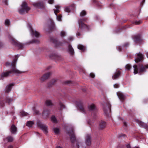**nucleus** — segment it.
<instances>
[{"label": "nucleus", "instance_id": "obj_1", "mask_svg": "<svg viewBox=\"0 0 148 148\" xmlns=\"http://www.w3.org/2000/svg\"><path fill=\"white\" fill-rule=\"evenodd\" d=\"M16 60L15 59L12 62V63L11 64L12 65L11 70L3 72L0 76L1 79H3L4 77H8L9 76L10 74L12 73H14L15 74H21L24 73L23 72L20 71L16 68Z\"/></svg>", "mask_w": 148, "mask_h": 148}, {"label": "nucleus", "instance_id": "obj_2", "mask_svg": "<svg viewBox=\"0 0 148 148\" xmlns=\"http://www.w3.org/2000/svg\"><path fill=\"white\" fill-rule=\"evenodd\" d=\"M133 67L134 69V73L136 74L138 73L140 75L144 74L148 69V64H142L134 65Z\"/></svg>", "mask_w": 148, "mask_h": 148}, {"label": "nucleus", "instance_id": "obj_3", "mask_svg": "<svg viewBox=\"0 0 148 148\" xmlns=\"http://www.w3.org/2000/svg\"><path fill=\"white\" fill-rule=\"evenodd\" d=\"M21 8L18 9V11L21 14L23 15L27 13L30 9L26 2H23L21 5Z\"/></svg>", "mask_w": 148, "mask_h": 148}, {"label": "nucleus", "instance_id": "obj_4", "mask_svg": "<svg viewBox=\"0 0 148 148\" xmlns=\"http://www.w3.org/2000/svg\"><path fill=\"white\" fill-rule=\"evenodd\" d=\"M13 99L12 98H10L8 96H7L5 98H0V106L4 107L5 106V103H8L9 104H10L13 101Z\"/></svg>", "mask_w": 148, "mask_h": 148}, {"label": "nucleus", "instance_id": "obj_5", "mask_svg": "<svg viewBox=\"0 0 148 148\" xmlns=\"http://www.w3.org/2000/svg\"><path fill=\"white\" fill-rule=\"evenodd\" d=\"M8 37L11 41V43L18 47L19 49H22L23 48L24 45L23 44L16 41L9 34Z\"/></svg>", "mask_w": 148, "mask_h": 148}, {"label": "nucleus", "instance_id": "obj_6", "mask_svg": "<svg viewBox=\"0 0 148 148\" xmlns=\"http://www.w3.org/2000/svg\"><path fill=\"white\" fill-rule=\"evenodd\" d=\"M79 28L82 31H88L90 29V27L82 22L81 20H78Z\"/></svg>", "mask_w": 148, "mask_h": 148}, {"label": "nucleus", "instance_id": "obj_7", "mask_svg": "<svg viewBox=\"0 0 148 148\" xmlns=\"http://www.w3.org/2000/svg\"><path fill=\"white\" fill-rule=\"evenodd\" d=\"M37 125L38 127L42 130L45 134H47V126L46 125L42 123L39 121H38L37 122Z\"/></svg>", "mask_w": 148, "mask_h": 148}, {"label": "nucleus", "instance_id": "obj_8", "mask_svg": "<svg viewBox=\"0 0 148 148\" xmlns=\"http://www.w3.org/2000/svg\"><path fill=\"white\" fill-rule=\"evenodd\" d=\"M133 39L136 44H140L142 43L143 42L141 35L140 34L134 36L133 37Z\"/></svg>", "mask_w": 148, "mask_h": 148}, {"label": "nucleus", "instance_id": "obj_9", "mask_svg": "<svg viewBox=\"0 0 148 148\" xmlns=\"http://www.w3.org/2000/svg\"><path fill=\"white\" fill-rule=\"evenodd\" d=\"M106 106L104 107L103 111L105 115L106 116H109V114L111 112V105L109 102L106 103Z\"/></svg>", "mask_w": 148, "mask_h": 148}, {"label": "nucleus", "instance_id": "obj_10", "mask_svg": "<svg viewBox=\"0 0 148 148\" xmlns=\"http://www.w3.org/2000/svg\"><path fill=\"white\" fill-rule=\"evenodd\" d=\"M144 55L140 52L137 53L135 55L134 60L136 63L142 62L144 59Z\"/></svg>", "mask_w": 148, "mask_h": 148}, {"label": "nucleus", "instance_id": "obj_11", "mask_svg": "<svg viewBox=\"0 0 148 148\" xmlns=\"http://www.w3.org/2000/svg\"><path fill=\"white\" fill-rule=\"evenodd\" d=\"M88 110L92 112V115H93V117L95 116L97 112V109L95 105L93 104L89 105L88 106Z\"/></svg>", "mask_w": 148, "mask_h": 148}, {"label": "nucleus", "instance_id": "obj_12", "mask_svg": "<svg viewBox=\"0 0 148 148\" xmlns=\"http://www.w3.org/2000/svg\"><path fill=\"white\" fill-rule=\"evenodd\" d=\"M76 104L79 110L81 112L84 113H86L85 107L84 106L82 102L80 101L77 102Z\"/></svg>", "mask_w": 148, "mask_h": 148}, {"label": "nucleus", "instance_id": "obj_13", "mask_svg": "<svg viewBox=\"0 0 148 148\" xmlns=\"http://www.w3.org/2000/svg\"><path fill=\"white\" fill-rule=\"evenodd\" d=\"M55 8L54 9V11L55 14L57 16V19L59 21H60L61 19L62 16L61 15L58 16L57 13L60 12V7L58 5H56L55 6Z\"/></svg>", "mask_w": 148, "mask_h": 148}, {"label": "nucleus", "instance_id": "obj_14", "mask_svg": "<svg viewBox=\"0 0 148 148\" xmlns=\"http://www.w3.org/2000/svg\"><path fill=\"white\" fill-rule=\"evenodd\" d=\"M14 137L12 135H8L4 138L3 139V142L4 143H11L13 142L14 140Z\"/></svg>", "mask_w": 148, "mask_h": 148}, {"label": "nucleus", "instance_id": "obj_15", "mask_svg": "<svg viewBox=\"0 0 148 148\" xmlns=\"http://www.w3.org/2000/svg\"><path fill=\"white\" fill-rule=\"evenodd\" d=\"M122 72L119 69H117L114 73L113 75L112 79L115 80L118 79L121 75Z\"/></svg>", "mask_w": 148, "mask_h": 148}, {"label": "nucleus", "instance_id": "obj_16", "mask_svg": "<svg viewBox=\"0 0 148 148\" xmlns=\"http://www.w3.org/2000/svg\"><path fill=\"white\" fill-rule=\"evenodd\" d=\"M50 40L51 42L55 44L56 47L62 45L63 43L61 42H58V40L53 37L50 38Z\"/></svg>", "mask_w": 148, "mask_h": 148}, {"label": "nucleus", "instance_id": "obj_17", "mask_svg": "<svg viewBox=\"0 0 148 148\" xmlns=\"http://www.w3.org/2000/svg\"><path fill=\"white\" fill-rule=\"evenodd\" d=\"M10 131L11 134H16L17 132V127L14 124H12L10 127Z\"/></svg>", "mask_w": 148, "mask_h": 148}, {"label": "nucleus", "instance_id": "obj_18", "mask_svg": "<svg viewBox=\"0 0 148 148\" xmlns=\"http://www.w3.org/2000/svg\"><path fill=\"white\" fill-rule=\"evenodd\" d=\"M28 27L30 29L31 34L32 36H34L36 38H38L39 37V33L36 31L34 30L32 28L31 26L28 25Z\"/></svg>", "mask_w": 148, "mask_h": 148}, {"label": "nucleus", "instance_id": "obj_19", "mask_svg": "<svg viewBox=\"0 0 148 148\" xmlns=\"http://www.w3.org/2000/svg\"><path fill=\"white\" fill-rule=\"evenodd\" d=\"M67 133L69 134H71L70 137V139L73 146H74V142L76 140V138L75 136L73 134V131L72 130L71 132H68Z\"/></svg>", "mask_w": 148, "mask_h": 148}, {"label": "nucleus", "instance_id": "obj_20", "mask_svg": "<svg viewBox=\"0 0 148 148\" xmlns=\"http://www.w3.org/2000/svg\"><path fill=\"white\" fill-rule=\"evenodd\" d=\"M34 7L39 9H43L44 8V6L43 3L42 2H39L33 3Z\"/></svg>", "mask_w": 148, "mask_h": 148}, {"label": "nucleus", "instance_id": "obj_21", "mask_svg": "<svg viewBox=\"0 0 148 148\" xmlns=\"http://www.w3.org/2000/svg\"><path fill=\"white\" fill-rule=\"evenodd\" d=\"M51 73L50 72H48L44 74L40 78L41 81H44L49 78Z\"/></svg>", "mask_w": 148, "mask_h": 148}, {"label": "nucleus", "instance_id": "obj_22", "mask_svg": "<svg viewBox=\"0 0 148 148\" xmlns=\"http://www.w3.org/2000/svg\"><path fill=\"white\" fill-rule=\"evenodd\" d=\"M50 114L49 110L48 109H44L42 112V115L44 118L48 117Z\"/></svg>", "mask_w": 148, "mask_h": 148}, {"label": "nucleus", "instance_id": "obj_23", "mask_svg": "<svg viewBox=\"0 0 148 148\" xmlns=\"http://www.w3.org/2000/svg\"><path fill=\"white\" fill-rule=\"evenodd\" d=\"M106 125V122L103 121H101L99 123V128L100 130L103 129L105 127Z\"/></svg>", "mask_w": 148, "mask_h": 148}, {"label": "nucleus", "instance_id": "obj_24", "mask_svg": "<svg viewBox=\"0 0 148 148\" xmlns=\"http://www.w3.org/2000/svg\"><path fill=\"white\" fill-rule=\"evenodd\" d=\"M86 144L88 146H90L91 145V137L90 135L89 134L86 135Z\"/></svg>", "mask_w": 148, "mask_h": 148}, {"label": "nucleus", "instance_id": "obj_25", "mask_svg": "<svg viewBox=\"0 0 148 148\" xmlns=\"http://www.w3.org/2000/svg\"><path fill=\"white\" fill-rule=\"evenodd\" d=\"M117 95L120 100L122 101H123L125 99V96L123 95V94L121 92H118L117 93Z\"/></svg>", "mask_w": 148, "mask_h": 148}, {"label": "nucleus", "instance_id": "obj_26", "mask_svg": "<svg viewBox=\"0 0 148 148\" xmlns=\"http://www.w3.org/2000/svg\"><path fill=\"white\" fill-rule=\"evenodd\" d=\"M136 122L140 126L145 129H147L148 128L147 125L145 123H144L138 120L136 121Z\"/></svg>", "mask_w": 148, "mask_h": 148}, {"label": "nucleus", "instance_id": "obj_27", "mask_svg": "<svg viewBox=\"0 0 148 148\" xmlns=\"http://www.w3.org/2000/svg\"><path fill=\"white\" fill-rule=\"evenodd\" d=\"M14 86V84L12 83L10 84L9 85H8L5 88V92L9 93L11 90L12 87Z\"/></svg>", "mask_w": 148, "mask_h": 148}, {"label": "nucleus", "instance_id": "obj_28", "mask_svg": "<svg viewBox=\"0 0 148 148\" xmlns=\"http://www.w3.org/2000/svg\"><path fill=\"white\" fill-rule=\"evenodd\" d=\"M68 47V51L69 53L71 55H73L74 52V49L72 47V46L70 44H69Z\"/></svg>", "mask_w": 148, "mask_h": 148}, {"label": "nucleus", "instance_id": "obj_29", "mask_svg": "<svg viewBox=\"0 0 148 148\" xmlns=\"http://www.w3.org/2000/svg\"><path fill=\"white\" fill-rule=\"evenodd\" d=\"M74 7V5L73 4L71 6L66 7L64 8V11L65 12L69 13L71 12L72 9H73Z\"/></svg>", "mask_w": 148, "mask_h": 148}, {"label": "nucleus", "instance_id": "obj_30", "mask_svg": "<svg viewBox=\"0 0 148 148\" xmlns=\"http://www.w3.org/2000/svg\"><path fill=\"white\" fill-rule=\"evenodd\" d=\"M76 146L77 148H85V146H83L82 143L76 142Z\"/></svg>", "mask_w": 148, "mask_h": 148}, {"label": "nucleus", "instance_id": "obj_31", "mask_svg": "<svg viewBox=\"0 0 148 148\" xmlns=\"http://www.w3.org/2000/svg\"><path fill=\"white\" fill-rule=\"evenodd\" d=\"M77 48L78 49L81 50L83 52L86 49V48L85 47L82 45H77Z\"/></svg>", "mask_w": 148, "mask_h": 148}, {"label": "nucleus", "instance_id": "obj_32", "mask_svg": "<svg viewBox=\"0 0 148 148\" xmlns=\"http://www.w3.org/2000/svg\"><path fill=\"white\" fill-rule=\"evenodd\" d=\"M92 3L95 5L97 6L101 7L102 6V4L99 2H98L97 0H92Z\"/></svg>", "mask_w": 148, "mask_h": 148}, {"label": "nucleus", "instance_id": "obj_33", "mask_svg": "<svg viewBox=\"0 0 148 148\" xmlns=\"http://www.w3.org/2000/svg\"><path fill=\"white\" fill-rule=\"evenodd\" d=\"M142 23V21L141 20L138 21H132V23L133 24L135 25H138L141 24Z\"/></svg>", "mask_w": 148, "mask_h": 148}, {"label": "nucleus", "instance_id": "obj_34", "mask_svg": "<svg viewBox=\"0 0 148 148\" xmlns=\"http://www.w3.org/2000/svg\"><path fill=\"white\" fill-rule=\"evenodd\" d=\"M49 27L51 29H54L55 28L54 23L51 20V25H49Z\"/></svg>", "mask_w": 148, "mask_h": 148}, {"label": "nucleus", "instance_id": "obj_35", "mask_svg": "<svg viewBox=\"0 0 148 148\" xmlns=\"http://www.w3.org/2000/svg\"><path fill=\"white\" fill-rule=\"evenodd\" d=\"M34 122L32 121H28L27 122L26 125L29 127H31L34 124Z\"/></svg>", "mask_w": 148, "mask_h": 148}, {"label": "nucleus", "instance_id": "obj_36", "mask_svg": "<svg viewBox=\"0 0 148 148\" xmlns=\"http://www.w3.org/2000/svg\"><path fill=\"white\" fill-rule=\"evenodd\" d=\"M45 104L47 106H49L53 105L51 101L50 100H47L45 101Z\"/></svg>", "mask_w": 148, "mask_h": 148}, {"label": "nucleus", "instance_id": "obj_37", "mask_svg": "<svg viewBox=\"0 0 148 148\" xmlns=\"http://www.w3.org/2000/svg\"><path fill=\"white\" fill-rule=\"evenodd\" d=\"M56 80L55 79H53L51 81L49 82L48 84V87H50L53 85L56 82Z\"/></svg>", "mask_w": 148, "mask_h": 148}, {"label": "nucleus", "instance_id": "obj_38", "mask_svg": "<svg viewBox=\"0 0 148 148\" xmlns=\"http://www.w3.org/2000/svg\"><path fill=\"white\" fill-rule=\"evenodd\" d=\"M129 45L130 43L129 42H125L122 45V47L126 49L129 46Z\"/></svg>", "mask_w": 148, "mask_h": 148}, {"label": "nucleus", "instance_id": "obj_39", "mask_svg": "<svg viewBox=\"0 0 148 148\" xmlns=\"http://www.w3.org/2000/svg\"><path fill=\"white\" fill-rule=\"evenodd\" d=\"M32 43L39 44L40 43V41L38 39H33L30 41Z\"/></svg>", "mask_w": 148, "mask_h": 148}, {"label": "nucleus", "instance_id": "obj_40", "mask_svg": "<svg viewBox=\"0 0 148 148\" xmlns=\"http://www.w3.org/2000/svg\"><path fill=\"white\" fill-rule=\"evenodd\" d=\"M53 130L54 133L56 134H58L60 132V130L57 127L53 128Z\"/></svg>", "mask_w": 148, "mask_h": 148}, {"label": "nucleus", "instance_id": "obj_41", "mask_svg": "<svg viewBox=\"0 0 148 148\" xmlns=\"http://www.w3.org/2000/svg\"><path fill=\"white\" fill-rule=\"evenodd\" d=\"M20 115L21 116H25L28 115V114L23 111H21L20 112Z\"/></svg>", "mask_w": 148, "mask_h": 148}, {"label": "nucleus", "instance_id": "obj_42", "mask_svg": "<svg viewBox=\"0 0 148 148\" xmlns=\"http://www.w3.org/2000/svg\"><path fill=\"white\" fill-rule=\"evenodd\" d=\"M86 14V12L85 10H82L80 13V16H83Z\"/></svg>", "mask_w": 148, "mask_h": 148}, {"label": "nucleus", "instance_id": "obj_43", "mask_svg": "<svg viewBox=\"0 0 148 148\" xmlns=\"http://www.w3.org/2000/svg\"><path fill=\"white\" fill-rule=\"evenodd\" d=\"M125 69L127 70H130L131 68V65L129 64H127L125 67Z\"/></svg>", "mask_w": 148, "mask_h": 148}, {"label": "nucleus", "instance_id": "obj_44", "mask_svg": "<svg viewBox=\"0 0 148 148\" xmlns=\"http://www.w3.org/2000/svg\"><path fill=\"white\" fill-rule=\"evenodd\" d=\"M54 57H55L56 59L59 60H62V58L61 56L57 55H54Z\"/></svg>", "mask_w": 148, "mask_h": 148}, {"label": "nucleus", "instance_id": "obj_45", "mask_svg": "<svg viewBox=\"0 0 148 148\" xmlns=\"http://www.w3.org/2000/svg\"><path fill=\"white\" fill-rule=\"evenodd\" d=\"M51 120L54 123H57V120L56 117L54 116H52L51 118Z\"/></svg>", "mask_w": 148, "mask_h": 148}, {"label": "nucleus", "instance_id": "obj_46", "mask_svg": "<svg viewBox=\"0 0 148 148\" xmlns=\"http://www.w3.org/2000/svg\"><path fill=\"white\" fill-rule=\"evenodd\" d=\"M5 24L7 26H9L10 25V22L8 19H6L5 22Z\"/></svg>", "mask_w": 148, "mask_h": 148}, {"label": "nucleus", "instance_id": "obj_47", "mask_svg": "<svg viewBox=\"0 0 148 148\" xmlns=\"http://www.w3.org/2000/svg\"><path fill=\"white\" fill-rule=\"evenodd\" d=\"M59 105L60 107V108L63 109L65 108V106L61 102H60L59 103Z\"/></svg>", "mask_w": 148, "mask_h": 148}, {"label": "nucleus", "instance_id": "obj_48", "mask_svg": "<svg viewBox=\"0 0 148 148\" xmlns=\"http://www.w3.org/2000/svg\"><path fill=\"white\" fill-rule=\"evenodd\" d=\"M66 33L64 31H62L60 33V36L62 37H63L65 36Z\"/></svg>", "mask_w": 148, "mask_h": 148}, {"label": "nucleus", "instance_id": "obj_49", "mask_svg": "<svg viewBox=\"0 0 148 148\" xmlns=\"http://www.w3.org/2000/svg\"><path fill=\"white\" fill-rule=\"evenodd\" d=\"M64 84H73V82L71 81H67L64 82Z\"/></svg>", "mask_w": 148, "mask_h": 148}, {"label": "nucleus", "instance_id": "obj_50", "mask_svg": "<svg viewBox=\"0 0 148 148\" xmlns=\"http://www.w3.org/2000/svg\"><path fill=\"white\" fill-rule=\"evenodd\" d=\"M76 35L77 37L80 36L81 35V32L79 31H77L76 34Z\"/></svg>", "mask_w": 148, "mask_h": 148}, {"label": "nucleus", "instance_id": "obj_51", "mask_svg": "<svg viewBox=\"0 0 148 148\" xmlns=\"http://www.w3.org/2000/svg\"><path fill=\"white\" fill-rule=\"evenodd\" d=\"M88 19V18H82V19H79L78 20H81V21H82V22H86V21H87Z\"/></svg>", "mask_w": 148, "mask_h": 148}, {"label": "nucleus", "instance_id": "obj_52", "mask_svg": "<svg viewBox=\"0 0 148 148\" xmlns=\"http://www.w3.org/2000/svg\"><path fill=\"white\" fill-rule=\"evenodd\" d=\"M12 63H12H10V62H7L5 63V66H12V65H11Z\"/></svg>", "mask_w": 148, "mask_h": 148}, {"label": "nucleus", "instance_id": "obj_53", "mask_svg": "<svg viewBox=\"0 0 148 148\" xmlns=\"http://www.w3.org/2000/svg\"><path fill=\"white\" fill-rule=\"evenodd\" d=\"M48 3L50 4H52L54 3V0H48Z\"/></svg>", "mask_w": 148, "mask_h": 148}, {"label": "nucleus", "instance_id": "obj_54", "mask_svg": "<svg viewBox=\"0 0 148 148\" xmlns=\"http://www.w3.org/2000/svg\"><path fill=\"white\" fill-rule=\"evenodd\" d=\"M119 86V84H116L114 85V87L115 88H118Z\"/></svg>", "mask_w": 148, "mask_h": 148}, {"label": "nucleus", "instance_id": "obj_55", "mask_svg": "<svg viewBox=\"0 0 148 148\" xmlns=\"http://www.w3.org/2000/svg\"><path fill=\"white\" fill-rule=\"evenodd\" d=\"M90 77L94 78L95 77V75L94 73H91L90 74Z\"/></svg>", "mask_w": 148, "mask_h": 148}, {"label": "nucleus", "instance_id": "obj_56", "mask_svg": "<svg viewBox=\"0 0 148 148\" xmlns=\"http://www.w3.org/2000/svg\"><path fill=\"white\" fill-rule=\"evenodd\" d=\"M117 49L119 51H121L122 50V47L121 46H118L117 47Z\"/></svg>", "mask_w": 148, "mask_h": 148}, {"label": "nucleus", "instance_id": "obj_57", "mask_svg": "<svg viewBox=\"0 0 148 148\" xmlns=\"http://www.w3.org/2000/svg\"><path fill=\"white\" fill-rule=\"evenodd\" d=\"M3 2L5 5H8V0H3Z\"/></svg>", "mask_w": 148, "mask_h": 148}, {"label": "nucleus", "instance_id": "obj_58", "mask_svg": "<svg viewBox=\"0 0 148 148\" xmlns=\"http://www.w3.org/2000/svg\"><path fill=\"white\" fill-rule=\"evenodd\" d=\"M19 55H16L15 56V58L14 59L13 61V62L14 61V60H15V59H16V61H17V58L19 57Z\"/></svg>", "mask_w": 148, "mask_h": 148}, {"label": "nucleus", "instance_id": "obj_59", "mask_svg": "<svg viewBox=\"0 0 148 148\" xmlns=\"http://www.w3.org/2000/svg\"><path fill=\"white\" fill-rule=\"evenodd\" d=\"M125 134H121L119 135V137H125Z\"/></svg>", "mask_w": 148, "mask_h": 148}, {"label": "nucleus", "instance_id": "obj_60", "mask_svg": "<svg viewBox=\"0 0 148 148\" xmlns=\"http://www.w3.org/2000/svg\"><path fill=\"white\" fill-rule=\"evenodd\" d=\"M63 43H67V44H69V42H68L66 40H63Z\"/></svg>", "mask_w": 148, "mask_h": 148}, {"label": "nucleus", "instance_id": "obj_61", "mask_svg": "<svg viewBox=\"0 0 148 148\" xmlns=\"http://www.w3.org/2000/svg\"><path fill=\"white\" fill-rule=\"evenodd\" d=\"M73 38L72 37H70L68 38V40H73Z\"/></svg>", "mask_w": 148, "mask_h": 148}, {"label": "nucleus", "instance_id": "obj_62", "mask_svg": "<svg viewBox=\"0 0 148 148\" xmlns=\"http://www.w3.org/2000/svg\"><path fill=\"white\" fill-rule=\"evenodd\" d=\"M126 148H131V147L129 144H127L126 145Z\"/></svg>", "mask_w": 148, "mask_h": 148}, {"label": "nucleus", "instance_id": "obj_63", "mask_svg": "<svg viewBox=\"0 0 148 148\" xmlns=\"http://www.w3.org/2000/svg\"><path fill=\"white\" fill-rule=\"evenodd\" d=\"M130 27L128 25H126L124 27H123V28H125V29H126L127 28H129Z\"/></svg>", "mask_w": 148, "mask_h": 148}, {"label": "nucleus", "instance_id": "obj_64", "mask_svg": "<svg viewBox=\"0 0 148 148\" xmlns=\"http://www.w3.org/2000/svg\"><path fill=\"white\" fill-rule=\"evenodd\" d=\"M13 148V147L12 145H9L8 147V148Z\"/></svg>", "mask_w": 148, "mask_h": 148}]
</instances>
